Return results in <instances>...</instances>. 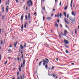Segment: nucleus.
I'll list each match as a JSON object with an SVG mask.
<instances>
[{"label": "nucleus", "instance_id": "nucleus-59", "mask_svg": "<svg viewBox=\"0 0 79 79\" xmlns=\"http://www.w3.org/2000/svg\"><path fill=\"white\" fill-rule=\"evenodd\" d=\"M74 3H73V8H75V5H74Z\"/></svg>", "mask_w": 79, "mask_h": 79}, {"label": "nucleus", "instance_id": "nucleus-20", "mask_svg": "<svg viewBox=\"0 0 79 79\" xmlns=\"http://www.w3.org/2000/svg\"><path fill=\"white\" fill-rule=\"evenodd\" d=\"M63 13H64V15L65 16V17H66V12H64Z\"/></svg>", "mask_w": 79, "mask_h": 79}, {"label": "nucleus", "instance_id": "nucleus-24", "mask_svg": "<svg viewBox=\"0 0 79 79\" xmlns=\"http://www.w3.org/2000/svg\"><path fill=\"white\" fill-rule=\"evenodd\" d=\"M45 68L46 69H47V68H48V65H47V64H46L45 65Z\"/></svg>", "mask_w": 79, "mask_h": 79}, {"label": "nucleus", "instance_id": "nucleus-21", "mask_svg": "<svg viewBox=\"0 0 79 79\" xmlns=\"http://www.w3.org/2000/svg\"><path fill=\"white\" fill-rule=\"evenodd\" d=\"M25 18L27 20V15H25Z\"/></svg>", "mask_w": 79, "mask_h": 79}, {"label": "nucleus", "instance_id": "nucleus-44", "mask_svg": "<svg viewBox=\"0 0 79 79\" xmlns=\"http://www.w3.org/2000/svg\"><path fill=\"white\" fill-rule=\"evenodd\" d=\"M65 47H67V48H69V47L66 46V44L65 45Z\"/></svg>", "mask_w": 79, "mask_h": 79}, {"label": "nucleus", "instance_id": "nucleus-27", "mask_svg": "<svg viewBox=\"0 0 79 79\" xmlns=\"http://www.w3.org/2000/svg\"><path fill=\"white\" fill-rule=\"evenodd\" d=\"M42 9L44 11H45V9L44 7H43Z\"/></svg>", "mask_w": 79, "mask_h": 79}, {"label": "nucleus", "instance_id": "nucleus-37", "mask_svg": "<svg viewBox=\"0 0 79 79\" xmlns=\"http://www.w3.org/2000/svg\"><path fill=\"white\" fill-rule=\"evenodd\" d=\"M25 76L24 75V74H23V78H24Z\"/></svg>", "mask_w": 79, "mask_h": 79}, {"label": "nucleus", "instance_id": "nucleus-16", "mask_svg": "<svg viewBox=\"0 0 79 79\" xmlns=\"http://www.w3.org/2000/svg\"><path fill=\"white\" fill-rule=\"evenodd\" d=\"M51 18L52 17H47L46 19L47 20H51Z\"/></svg>", "mask_w": 79, "mask_h": 79}, {"label": "nucleus", "instance_id": "nucleus-50", "mask_svg": "<svg viewBox=\"0 0 79 79\" xmlns=\"http://www.w3.org/2000/svg\"><path fill=\"white\" fill-rule=\"evenodd\" d=\"M13 47V45H11L9 47L11 48V47Z\"/></svg>", "mask_w": 79, "mask_h": 79}, {"label": "nucleus", "instance_id": "nucleus-10", "mask_svg": "<svg viewBox=\"0 0 79 79\" xmlns=\"http://www.w3.org/2000/svg\"><path fill=\"white\" fill-rule=\"evenodd\" d=\"M8 6H7L6 8V10L7 13H8Z\"/></svg>", "mask_w": 79, "mask_h": 79}, {"label": "nucleus", "instance_id": "nucleus-1", "mask_svg": "<svg viewBox=\"0 0 79 79\" xmlns=\"http://www.w3.org/2000/svg\"><path fill=\"white\" fill-rule=\"evenodd\" d=\"M29 2L31 3V6H32V2L31 1V0H29V1H28L27 2V5H28L29 7H30L31 6V5L29 4Z\"/></svg>", "mask_w": 79, "mask_h": 79}, {"label": "nucleus", "instance_id": "nucleus-31", "mask_svg": "<svg viewBox=\"0 0 79 79\" xmlns=\"http://www.w3.org/2000/svg\"><path fill=\"white\" fill-rule=\"evenodd\" d=\"M20 79H24L23 78V77H22V76H21V75L20 76Z\"/></svg>", "mask_w": 79, "mask_h": 79}, {"label": "nucleus", "instance_id": "nucleus-2", "mask_svg": "<svg viewBox=\"0 0 79 79\" xmlns=\"http://www.w3.org/2000/svg\"><path fill=\"white\" fill-rule=\"evenodd\" d=\"M42 61L43 62V66H45V65L46 63H47L48 64V62H47V61L45 60H42Z\"/></svg>", "mask_w": 79, "mask_h": 79}, {"label": "nucleus", "instance_id": "nucleus-32", "mask_svg": "<svg viewBox=\"0 0 79 79\" xmlns=\"http://www.w3.org/2000/svg\"><path fill=\"white\" fill-rule=\"evenodd\" d=\"M65 52L67 53H69V52L68 50H66Z\"/></svg>", "mask_w": 79, "mask_h": 79}, {"label": "nucleus", "instance_id": "nucleus-57", "mask_svg": "<svg viewBox=\"0 0 79 79\" xmlns=\"http://www.w3.org/2000/svg\"><path fill=\"white\" fill-rule=\"evenodd\" d=\"M37 14V13L36 12H35L34 14V15H35Z\"/></svg>", "mask_w": 79, "mask_h": 79}, {"label": "nucleus", "instance_id": "nucleus-36", "mask_svg": "<svg viewBox=\"0 0 79 79\" xmlns=\"http://www.w3.org/2000/svg\"><path fill=\"white\" fill-rule=\"evenodd\" d=\"M24 47H26V43H24Z\"/></svg>", "mask_w": 79, "mask_h": 79}, {"label": "nucleus", "instance_id": "nucleus-12", "mask_svg": "<svg viewBox=\"0 0 79 79\" xmlns=\"http://www.w3.org/2000/svg\"><path fill=\"white\" fill-rule=\"evenodd\" d=\"M23 18H24V15H21V21H23Z\"/></svg>", "mask_w": 79, "mask_h": 79}, {"label": "nucleus", "instance_id": "nucleus-3", "mask_svg": "<svg viewBox=\"0 0 79 79\" xmlns=\"http://www.w3.org/2000/svg\"><path fill=\"white\" fill-rule=\"evenodd\" d=\"M30 16H31V14H30V13H29L28 19H29V20H30V21H29V23H31V20L30 19Z\"/></svg>", "mask_w": 79, "mask_h": 79}, {"label": "nucleus", "instance_id": "nucleus-46", "mask_svg": "<svg viewBox=\"0 0 79 79\" xmlns=\"http://www.w3.org/2000/svg\"><path fill=\"white\" fill-rule=\"evenodd\" d=\"M27 9H28V7H27V6H26V10H27Z\"/></svg>", "mask_w": 79, "mask_h": 79}, {"label": "nucleus", "instance_id": "nucleus-14", "mask_svg": "<svg viewBox=\"0 0 79 79\" xmlns=\"http://www.w3.org/2000/svg\"><path fill=\"white\" fill-rule=\"evenodd\" d=\"M73 0H72L70 3V7L71 9H72V3H73Z\"/></svg>", "mask_w": 79, "mask_h": 79}, {"label": "nucleus", "instance_id": "nucleus-4", "mask_svg": "<svg viewBox=\"0 0 79 79\" xmlns=\"http://www.w3.org/2000/svg\"><path fill=\"white\" fill-rule=\"evenodd\" d=\"M70 19L72 21V22H74L75 20L74 18H73L72 17H70Z\"/></svg>", "mask_w": 79, "mask_h": 79}, {"label": "nucleus", "instance_id": "nucleus-9", "mask_svg": "<svg viewBox=\"0 0 79 79\" xmlns=\"http://www.w3.org/2000/svg\"><path fill=\"white\" fill-rule=\"evenodd\" d=\"M17 44H18V41H16L15 43H14V45L15 47H16V45H17Z\"/></svg>", "mask_w": 79, "mask_h": 79}, {"label": "nucleus", "instance_id": "nucleus-23", "mask_svg": "<svg viewBox=\"0 0 79 79\" xmlns=\"http://www.w3.org/2000/svg\"><path fill=\"white\" fill-rule=\"evenodd\" d=\"M42 61H40L39 63V66H40V65H41V64H42Z\"/></svg>", "mask_w": 79, "mask_h": 79}, {"label": "nucleus", "instance_id": "nucleus-64", "mask_svg": "<svg viewBox=\"0 0 79 79\" xmlns=\"http://www.w3.org/2000/svg\"><path fill=\"white\" fill-rule=\"evenodd\" d=\"M65 27H67V28H68V26H67V25H65Z\"/></svg>", "mask_w": 79, "mask_h": 79}, {"label": "nucleus", "instance_id": "nucleus-41", "mask_svg": "<svg viewBox=\"0 0 79 79\" xmlns=\"http://www.w3.org/2000/svg\"><path fill=\"white\" fill-rule=\"evenodd\" d=\"M17 60H18V61H19V57H17Z\"/></svg>", "mask_w": 79, "mask_h": 79}, {"label": "nucleus", "instance_id": "nucleus-63", "mask_svg": "<svg viewBox=\"0 0 79 79\" xmlns=\"http://www.w3.org/2000/svg\"><path fill=\"white\" fill-rule=\"evenodd\" d=\"M57 15H55V17L56 18V17H57Z\"/></svg>", "mask_w": 79, "mask_h": 79}, {"label": "nucleus", "instance_id": "nucleus-7", "mask_svg": "<svg viewBox=\"0 0 79 79\" xmlns=\"http://www.w3.org/2000/svg\"><path fill=\"white\" fill-rule=\"evenodd\" d=\"M72 15H73V16H76V13L74 11H72Z\"/></svg>", "mask_w": 79, "mask_h": 79}, {"label": "nucleus", "instance_id": "nucleus-43", "mask_svg": "<svg viewBox=\"0 0 79 79\" xmlns=\"http://www.w3.org/2000/svg\"><path fill=\"white\" fill-rule=\"evenodd\" d=\"M10 51H11V49L10 48L8 50V52H10Z\"/></svg>", "mask_w": 79, "mask_h": 79}, {"label": "nucleus", "instance_id": "nucleus-19", "mask_svg": "<svg viewBox=\"0 0 79 79\" xmlns=\"http://www.w3.org/2000/svg\"><path fill=\"white\" fill-rule=\"evenodd\" d=\"M6 5H7V4H8V5H9V0H8V1L6 2Z\"/></svg>", "mask_w": 79, "mask_h": 79}, {"label": "nucleus", "instance_id": "nucleus-18", "mask_svg": "<svg viewBox=\"0 0 79 79\" xmlns=\"http://www.w3.org/2000/svg\"><path fill=\"white\" fill-rule=\"evenodd\" d=\"M19 71H21V66H19Z\"/></svg>", "mask_w": 79, "mask_h": 79}, {"label": "nucleus", "instance_id": "nucleus-15", "mask_svg": "<svg viewBox=\"0 0 79 79\" xmlns=\"http://www.w3.org/2000/svg\"><path fill=\"white\" fill-rule=\"evenodd\" d=\"M55 26H56V27H58V23H55Z\"/></svg>", "mask_w": 79, "mask_h": 79}, {"label": "nucleus", "instance_id": "nucleus-60", "mask_svg": "<svg viewBox=\"0 0 79 79\" xmlns=\"http://www.w3.org/2000/svg\"><path fill=\"white\" fill-rule=\"evenodd\" d=\"M60 26L61 27H62L63 26H62V25H61V24H60Z\"/></svg>", "mask_w": 79, "mask_h": 79}, {"label": "nucleus", "instance_id": "nucleus-6", "mask_svg": "<svg viewBox=\"0 0 79 79\" xmlns=\"http://www.w3.org/2000/svg\"><path fill=\"white\" fill-rule=\"evenodd\" d=\"M25 63H26V60H25V59H23V67H24V65L25 64Z\"/></svg>", "mask_w": 79, "mask_h": 79}, {"label": "nucleus", "instance_id": "nucleus-54", "mask_svg": "<svg viewBox=\"0 0 79 79\" xmlns=\"http://www.w3.org/2000/svg\"><path fill=\"white\" fill-rule=\"evenodd\" d=\"M17 76H18L19 75V72L18 71L17 73Z\"/></svg>", "mask_w": 79, "mask_h": 79}, {"label": "nucleus", "instance_id": "nucleus-17", "mask_svg": "<svg viewBox=\"0 0 79 79\" xmlns=\"http://www.w3.org/2000/svg\"><path fill=\"white\" fill-rule=\"evenodd\" d=\"M66 33H67V31H66V30H65L64 32V35H65V36H66Z\"/></svg>", "mask_w": 79, "mask_h": 79}, {"label": "nucleus", "instance_id": "nucleus-53", "mask_svg": "<svg viewBox=\"0 0 79 79\" xmlns=\"http://www.w3.org/2000/svg\"><path fill=\"white\" fill-rule=\"evenodd\" d=\"M69 14H67V16L68 18H69Z\"/></svg>", "mask_w": 79, "mask_h": 79}, {"label": "nucleus", "instance_id": "nucleus-29", "mask_svg": "<svg viewBox=\"0 0 79 79\" xmlns=\"http://www.w3.org/2000/svg\"><path fill=\"white\" fill-rule=\"evenodd\" d=\"M3 40H1V45H2L3 44Z\"/></svg>", "mask_w": 79, "mask_h": 79}, {"label": "nucleus", "instance_id": "nucleus-58", "mask_svg": "<svg viewBox=\"0 0 79 79\" xmlns=\"http://www.w3.org/2000/svg\"><path fill=\"white\" fill-rule=\"evenodd\" d=\"M15 1L17 3H18V0H15Z\"/></svg>", "mask_w": 79, "mask_h": 79}, {"label": "nucleus", "instance_id": "nucleus-55", "mask_svg": "<svg viewBox=\"0 0 79 79\" xmlns=\"http://www.w3.org/2000/svg\"><path fill=\"white\" fill-rule=\"evenodd\" d=\"M71 64H72V65H74V63H71Z\"/></svg>", "mask_w": 79, "mask_h": 79}, {"label": "nucleus", "instance_id": "nucleus-11", "mask_svg": "<svg viewBox=\"0 0 79 79\" xmlns=\"http://www.w3.org/2000/svg\"><path fill=\"white\" fill-rule=\"evenodd\" d=\"M20 47L21 48L22 50H23V48H24V47H23V44H20Z\"/></svg>", "mask_w": 79, "mask_h": 79}, {"label": "nucleus", "instance_id": "nucleus-26", "mask_svg": "<svg viewBox=\"0 0 79 79\" xmlns=\"http://www.w3.org/2000/svg\"><path fill=\"white\" fill-rule=\"evenodd\" d=\"M75 33L76 34H77V29H75Z\"/></svg>", "mask_w": 79, "mask_h": 79}, {"label": "nucleus", "instance_id": "nucleus-61", "mask_svg": "<svg viewBox=\"0 0 79 79\" xmlns=\"http://www.w3.org/2000/svg\"><path fill=\"white\" fill-rule=\"evenodd\" d=\"M50 31H51L52 32V33H54V32L53 31H52V30H50Z\"/></svg>", "mask_w": 79, "mask_h": 79}, {"label": "nucleus", "instance_id": "nucleus-30", "mask_svg": "<svg viewBox=\"0 0 79 79\" xmlns=\"http://www.w3.org/2000/svg\"><path fill=\"white\" fill-rule=\"evenodd\" d=\"M68 8V7L67 6H65L64 8V10H66L67 9V8Z\"/></svg>", "mask_w": 79, "mask_h": 79}, {"label": "nucleus", "instance_id": "nucleus-22", "mask_svg": "<svg viewBox=\"0 0 79 79\" xmlns=\"http://www.w3.org/2000/svg\"><path fill=\"white\" fill-rule=\"evenodd\" d=\"M23 24H22V27H21V29L22 30H23Z\"/></svg>", "mask_w": 79, "mask_h": 79}, {"label": "nucleus", "instance_id": "nucleus-48", "mask_svg": "<svg viewBox=\"0 0 79 79\" xmlns=\"http://www.w3.org/2000/svg\"><path fill=\"white\" fill-rule=\"evenodd\" d=\"M59 14H57V18H59Z\"/></svg>", "mask_w": 79, "mask_h": 79}, {"label": "nucleus", "instance_id": "nucleus-8", "mask_svg": "<svg viewBox=\"0 0 79 79\" xmlns=\"http://www.w3.org/2000/svg\"><path fill=\"white\" fill-rule=\"evenodd\" d=\"M64 21L65 23H66V24H69V22H68V21L66 19V18H64Z\"/></svg>", "mask_w": 79, "mask_h": 79}, {"label": "nucleus", "instance_id": "nucleus-56", "mask_svg": "<svg viewBox=\"0 0 79 79\" xmlns=\"http://www.w3.org/2000/svg\"><path fill=\"white\" fill-rule=\"evenodd\" d=\"M53 11H55V9H54L52 10Z\"/></svg>", "mask_w": 79, "mask_h": 79}, {"label": "nucleus", "instance_id": "nucleus-33", "mask_svg": "<svg viewBox=\"0 0 79 79\" xmlns=\"http://www.w3.org/2000/svg\"><path fill=\"white\" fill-rule=\"evenodd\" d=\"M59 35L60 38V39H61V35H60V34H59Z\"/></svg>", "mask_w": 79, "mask_h": 79}, {"label": "nucleus", "instance_id": "nucleus-5", "mask_svg": "<svg viewBox=\"0 0 79 79\" xmlns=\"http://www.w3.org/2000/svg\"><path fill=\"white\" fill-rule=\"evenodd\" d=\"M64 42L65 44H69V41L65 39H64Z\"/></svg>", "mask_w": 79, "mask_h": 79}, {"label": "nucleus", "instance_id": "nucleus-35", "mask_svg": "<svg viewBox=\"0 0 79 79\" xmlns=\"http://www.w3.org/2000/svg\"><path fill=\"white\" fill-rule=\"evenodd\" d=\"M8 63V60H7L6 61L5 63H4V64H6Z\"/></svg>", "mask_w": 79, "mask_h": 79}, {"label": "nucleus", "instance_id": "nucleus-45", "mask_svg": "<svg viewBox=\"0 0 79 79\" xmlns=\"http://www.w3.org/2000/svg\"><path fill=\"white\" fill-rule=\"evenodd\" d=\"M54 68H55V67L52 66V68L51 69H54Z\"/></svg>", "mask_w": 79, "mask_h": 79}, {"label": "nucleus", "instance_id": "nucleus-28", "mask_svg": "<svg viewBox=\"0 0 79 79\" xmlns=\"http://www.w3.org/2000/svg\"><path fill=\"white\" fill-rule=\"evenodd\" d=\"M45 60H46V61H48V62H49V60L47 58H45Z\"/></svg>", "mask_w": 79, "mask_h": 79}, {"label": "nucleus", "instance_id": "nucleus-52", "mask_svg": "<svg viewBox=\"0 0 79 79\" xmlns=\"http://www.w3.org/2000/svg\"><path fill=\"white\" fill-rule=\"evenodd\" d=\"M61 2H60V6H61Z\"/></svg>", "mask_w": 79, "mask_h": 79}, {"label": "nucleus", "instance_id": "nucleus-13", "mask_svg": "<svg viewBox=\"0 0 79 79\" xmlns=\"http://www.w3.org/2000/svg\"><path fill=\"white\" fill-rule=\"evenodd\" d=\"M2 13L4 12L5 11V9H4V7H2Z\"/></svg>", "mask_w": 79, "mask_h": 79}, {"label": "nucleus", "instance_id": "nucleus-25", "mask_svg": "<svg viewBox=\"0 0 79 79\" xmlns=\"http://www.w3.org/2000/svg\"><path fill=\"white\" fill-rule=\"evenodd\" d=\"M62 16V14H61V13H60L59 15V16L60 18H61V16Z\"/></svg>", "mask_w": 79, "mask_h": 79}, {"label": "nucleus", "instance_id": "nucleus-47", "mask_svg": "<svg viewBox=\"0 0 79 79\" xmlns=\"http://www.w3.org/2000/svg\"><path fill=\"white\" fill-rule=\"evenodd\" d=\"M60 34H61L62 35H64V34H63V33H62V32H61Z\"/></svg>", "mask_w": 79, "mask_h": 79}, {"label": "nucleus", "instance_id": "nucleus-51", "mask_svg": "<svg viewBox=\"0 0 79 79\" xmlns=\"http://www.w3.org/2000/svg\"><path fill=\"white\" fill-rule=\"evenodd\" d=\"M21 58H22V59L23 58V54H22Z\"/></svg>", "mask_w": 79, "mask_h": 79}, {"label": "nucleus", "instance_id": "nucleus-42", "mask_svg": "<svg viewBox=\"0 0 79 79\" xmlns=\"http://www.w3.org/2000/svg\"><path fill=\"white\" fill-rule=\"evenodd\" d=\"M45 19V16H44L43 18V21H44Z\"/></svg>", "mask_w": 79, "mask_h": 79}, {"label": "nucleus", "instance_id": "nucleus-49", "mask_svg": "<svg viewBox=\"0 0 79 79\" xmlns=\"http://www.w3.org/2000/svg\"><path fill=\"white\" fill-rule=\"evenodd\" d=\"M21 68H23V64L21 63Z\"/></svg>", "mask_w": 79, "mask_h": 79}, {"label": "nucleus", "instance_id": "nucleus-40", "mask_svg": "<svg viewBox=\"0 0 79 79\" xmlns=\"http://www.w3.org/2000/svg\"><path fill=\"white\" fill-rule=\"evenodd\" d=\"M24 28H26V25L24 24Z\"/></svg>", "mask_w": 79, "mask_h": 79}, {"label": "nucleus", "instance_id": "nucleus-39", "mask_svg": "<svg viewBox=\"0 0 79 79\" xmlns=\"http://www.w3.org/2000/svg\"><path fill=\"white\" fill-rule=\"evenodd\" d=\"M2 32V30H1V28H0V34H1Z\"/></svg>", "mask_w": 79, "mask_h": 79}, {"label": "nucleus", "instance_id": "nucleus-62", "mask_svg": "<svg viewBox=\"0 0 79 79\" xmlns=\"http://www.w3.org/2000/svg\"><path fill=\"white\" fill-rule=\"evenodd\" d=\"M17 79H19V76H18L17 77Z\"/></svg>", "mask_w": 79, "mask_h": 79}, {"label": "nucleus", "instance_id": "nucleus-34", "mask_svg": "<svg viewBox=\"0 0 79 79\" xmlns=\"http://www.w3.org/2000/svg\"><path fill=\"white\" fill-rule=\"evenodd\" d=\"M2 19H4V16L2 15Z\"/></svg>", "mask_w": 79, "mask_h": 79}, {"label": "nucleus", "instance_id": "nucleus-38", "mask_svg": "<svg viewBox=\"0 0 79 79\" xmlns=\"http://www.w3.org/2000/svg\"><path fill=\"white\" fill-rule=\"evenodd\" d=\"M52 75H53V77H56V75L54 74H52Z\"/></svg>", "mask_w": 79, "mask_h": 79}]
</instances>
